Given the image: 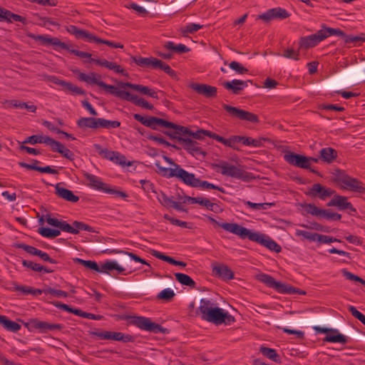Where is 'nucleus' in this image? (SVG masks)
Segmentation results:
<instances>
[{
	"instance_id": "1",
	"label": "nucleus",
	"mask_w": 365,
	"mask_h": 365,
	"mask_svg": "<svg viewBox=\"0 0 365 365\" xmlns=\"http://www.w3.org/2000/svg\"><path fill=\"white\" fill-rule=\"evenodd\" d=\"M134 118L143 125L153 130L170 129L174 131V134L178 135H189L195 139L202 140L205 136H208L209 130L199 129L195 132L187 127L177 125L166 120L150 115H134Z\"/></svg>"
},
{
	"instance_id": "2",
	"label": "nucleus",
	"mask_w": 365,
	"mask_h": 365,
	"mask_svg": "<svg viewBox=\"0 0 365 365\" xmlns=\"http://www.w3.org/2000/svg\"><path fill=\"white\" fill-rule=\"evenodd\" d=\"M222 228L225 230L239 236L241 239H248L250 241L259 243L271 251L279 253L282 247L270 237L258 232L252 231L239 224H223Z\"/></svg>"
},
{
	"instance_id": "3",
	"label": "nucleus",
	"mask_w": 365,
	"mask_h": 365,
	"mask_svg": "<svg viewBox=\"0 0 365 365\" xmlns=\"http://www.w3.org/2000/svg\"><path fill=\"white\" fill-rule=\"evenodd\" d=\"M155 165L162 175L168 178L175 177L188 186L197 187V183L199 182V178H197L195 174L190 173L182 168L180 165H175V168H163L160 165V163L158 160L155 163Z\"/></svg>"
},
{
	"instance_id": "4",
	"label": "nucleus",
	"mask_w": 365,
	"mask_h": 365,
	"mask_svg": "<svg viewBox=\"0 0 365 365\" xmlns=\"http://www.w3.org/2000/svg\"><path fill=\"white\" fill-rule=\"evenodd\" d=\"M322 28L314 34L301 37L299 40V50L313 48L330 36L343 34V31L339 29L327 28L324 24Z\"/></svg>"
},
{
	"instance_id": "5",
	"label": "nucleus",
	"mask_w": 365,
	"mask_h": 365,
	"mask_svg": "<svg viewBox=\"0 0 365 365\" xmlns=\"http://www.w3.org/2000/svg\"><path fill=\"white\" fill-rule=\"evenodd\" d=\"M334 182L340 185L343 190L365 194L364 184L357 178L347 175L344 171L336 170L334 173Z\"/></svg>"
},
{
	"instance_id": "6",
	"label": "nucleus",
	"mask_w": 365,
	"mask_h": 365,
	"mask_svg": "<svg viewBox=\"0 0 365 365\" xmlns=\"http://www.w3.org/2000/svg\"><path fill=\"white\" fill-rule=\"evenodd\" d=\"M200 304L197 312H200L201 319L219 325L223 309L218 307H215L210 300L205 298L200 299Z\"/></svg>"
},
{
	"instance_id": "7",
	"label": "nucleus",
	"mask_w": 365,
	"mask_h": 365,
	"mask_svg": "<svg viewBox=\"0 0 365 365\" xmlns=\"http://www.w3.org/2000/svg\"><path fill=\"white\" fill-rule=\"evenodd\" d=\"M163 133L169 136L171 139H176L181 143L184 150L197 159L204 158L206 155V152L204 151L197 142L191 140L190 138H184L183 135H178L174 134V131L170 129H165L162 130Z\"/></svg>"
},
{
	"instance_id": "8",
	"label": "nucleus",
	"mask_w": 365,
	"mask_h": 365,
	"mask_svg": "<svg viewBox=\"0 0 365 365\" xmlns=\"http://www.w3.org/2000/svg\"><path fill=\"white\" fill-rule=\"evenodd\" d=\"M122 319L128 321V324L134 325L142 330L153 332L155 334L168 333V329L160 324L153 322L149 318L145 317L125 315Z\"/></svg>"
},
{
	"instance_id": "9",
	"label": "nucleus",
	"mask_w": 365,
	"mask_h": 365,
	"mask_svg": "<svg viewBox=\"0 0 365 365\" xmlns=\"http://www.w3.org/2000/svg\"><path fill=\"white\" fill-rule=\"evenodd\" d=\"M67 31L73 35L78 39H84L88 42H95L96 43L106 44L110 47L115 48H123V45L120 43H116L108 40H104L89 31L78 28L76 26L70 25L67 27Z\"/></svg>"
},
{
	"instance_id": "10",
	"label": "nucleus",
	"mask_w": 365,
	"mask_h": 365,
	"mask_svg": "<svg viewBox=\"0 0 365 365\" xmlns=\"http://www.w3.org/2000/svg\"><path fill=\"white\" fill-rule=\"evenodd\" d=\"M212 168L217 172H220L222 175L231 177L233 178L248 181L250 175L240 167L228 163L226 161L220 160L217 163L212 165Z\"/></svg>"
},
{
	"instance_id": "11",
	"label": "nucleus",
	"mask_w": 365,
	"mask_h": 365,
	"mask_svg": "<svg viewBox=\"0 0 365 365\" xmlns=\"http://www.w3.org/2000/svg\"><path fill=\"white\" fill-rule=\"evenodd\" d=\"M83 177L88 181V183L86 184L87 186L91 189L113 195L115 197H120L122 198H125L128 197V195L125 192L115 190L110 188L108 184L103 182L99 177L95 175L85 172L83 173Z\"/></svg>"
},
{
	"instance_id": "12",
	"label": "nucleus",
	"mask_w": 365,
	"mask_h": 365,
	"mask_svg": "<svg viewBox=\"0 0 365 365\" xmlns=\"http://www.w3.org/2000/svg\"><path fill=\"white\" fill-rule=\"evenodd\" d=\"M258 279L279 293L289 294H299L303 295L306 294L305 291L299 289L287 284L276 281L272 276L267 274H260L258 276Z\"/></svg>"
},
{
	"instance_id": "13",
	"label": "nucleus",
	"mask_w": 365,
	"mask_h": 365,
	"mask_svg": "<svg viewBox=\"0 0 365 365\" xmlns=\"http://www.w3.org/2000/svg\"><path fill=\"white\" fill-rule=\"evenodd\" d=\"M73 72L78 74V79L80 81H84L88 84L97 85L103 88L106 93L115 96L119 88H118V85L115 86L106 84L105 82L101 80V75L96 73H90L89 74H86L84 73L80 72L78 70L74 71Z\"/></svg>"
},
{
	"instance_id": "14",
	"label": "nucleus",
	"mask_w": 365,
	"mask_h": 365,
	"mask_svg": "<svg viewBox=\"0 0 365 365\" xmlns=\"http://www.w3.org/2000/svg\"><path fill=\"white\" fill-rule=\"evenodd\" d=\"M262 140L265 138H252L245 135H231L229 137L228 147L235 150H240V145L252 148H260L262 145Z\"/></svg>"
},
{
	"instance_id": "15",
	"label": "nucleus",
	"mask_w": 365,
	"mask_h": 365,
	"mask_svg": "<svg viewBox=\"0 0 365 365\" xmlns=\"http://www.w3.org/2000/svg\"><path fill=\"white\" fill-rule=\"evenodd\" d=\"M116 98H118L121 100L127 101L133 103L134 105L139 106L142 108L153 110V106L148 102L145 99L139 97L138 96L130 93L124 89L118 88L117 93L115 95Z\"/></svg>"
},
{
	"instance_id": "16",
	"label": "nucleus",
	"mask_w": 365,
	"mask_h": 365,
	"mask_svg": "<svg viewBox=\"0 0 365 365\" xmlns=\"http://www.w3.org/2000/svg\"><path fill=\"white\" fill-rule=\"evenodd\" d=\"M314 329L320 334H327L324 341L331 343H340L345 344L348 342V337L341 334L338 329L333 328L321 327L318 326L314 327Z\"/></svg>"
},
{
	"instance_id": "17",
	"label": "nucleus",
	"mask_w": 365,
	"mask_h": 365,
	"mask_svg": "<svg viewBox=\"0 0 365 365\" xmlns=\"http://www.w3.org/2000/svg\"><path fill=\"white\" fill-rule=\"evenodd\" d=\"M93 336H97L100 339L104 340H114L123 342H133L135 337L130 334H126L122 332L102 331H93L92 333Z\"/></svg>"
},
{
	"instance_id": "18",
	"label": "nucleus",
	"mask_w": 365,
	"mask_h": 365,
	"mask_svg": "<svg viewBox=\"0 0 365 365\" xmlns=\"http://www.w3.org/2000/svg\"><path fill=\"white\" fill-rule=\"evenodd\" d=\"M297 236H302L312 242H319L322 244H330L332 242H342L341 240L329 235H324L316 232H309L305 230H297Z\"/></svg>"
},
{
	"instance_id": "19",
	"label": "nucleus",
	"mask_w": 365,
	"mask_h": 365,
	"mask_svg": "<svg viewBox=\"0 0 365 365\" xmlns=\"http://www.w3.org/2000/svg\"><path fill=\"white\" fill-rule=\"evenodd\" d=\"M26 326L30 325L32 329H37L40 333L44 334L48 331H53L55 330H61L63 325L61 324H53L45 321H40L38 319H32Z\"/></svg>"
},
{
	"instance_id": "20",
	"label": "nucleus",
	"mask_w": 365,
	"mask_h": 365,
	"mask_svg": "<svg viewBox=\"0 0 365 365\" xmlns=\"http://www.w3.org/2000/svg\"><path fill=\"white\" fill-rule=\"evenodd\" d=\"M118 88H120L121 89L124 90H125L126 88H128L140 93L142 95H145L153 98H158V93L155 90L140 84L120 81L118 83Z\"/></svg>"
},
{
	"instance_id": "21",
	"label": "nucleus",
	"mask_w": 365,
	"mask_h": 365,
	"mask_svg": "<svg viewBox=\"0 0 365 365\" xmlns=\"http://www.w3.org/2000/svg\"><path fill=\"white\" fill-rule=\"evenodd\" d=\"M284 160L291 165L295 167L309 169L307 157L293 152H287L284 155Z\"/></svg>"
},
{
	"instance_id": "22",
	"label": "nucleus",
	"mask_w": 365,
	"mask_h": 365,
	"mask_svg": "<svg viewBox=\"0 0 365 365\" xmlns=\"http://www.w3.org/2000/svg\"><path fill=\"white\" fill-rule=\"evenodd\" d=\"M328 207H336L339 210H349L356 212V210L352 204L348 201L345 196L334 195V197L327 203Z\"/></svg>"
},
{
	"instance_id": "23",
	"label": "nucleus",
	"mask_w": 365,
	"mask_h": 365,
	"mask_svg": "<svg viewBox=\"0 0 365 365\" xmlns=\"http://www.w3.org/2000/svg\"><path fill=\"white\" fill-rule=\"evenodd\" d=\"M289 16V14L286 9L277 7L267 10L265 13L259 15L258 19L265 22H269L274 19H284Z\"/></svg>"
},
{
	"instance_id": "24",
	"label": "nucleus",
	"mask_w": 365,
	"mask_h": 365,
	"mask_svg": "<svg viewBox=\"0 0 365 365\" xmlns=\"http://www.w3.org/2000/svg\"><path fill=\"white\" fill-rule=\"evenodd\" d=\"M335 193V190L322 186L319 183L314 184L306 194L313 197H318L321 200H325Z\"/></svg>"
},
{
	"instance_id": "25",
	"label": "nucleus",
	"mask_w": 365,
	"mask_h": 365,
	"mask_svg": "<svg viewBox=\"0 0 365 365\" xmlns=\"http://www.w3.org/2000/svg\"><path fill=\"white\" fill-rule=\"evenodd\" d=\"M190 87L197 94L207 98H212L217 96V89L216 87L204 83H192Z\"/></svg>"
},
{
	"instance_id": "26",
	"label": "nucleus",
	"mask_w": 365,
	"mask_h": 365,
	"mask_svg": "<svg viewBox=\"0 0 365 365\" xmlns=\"http://www.w3.org/2000/svg\"><path fill=\"white\" fill-rule=\"evenodd\" d=\"M248 83H252V81L249 80L247 81H241L238 79H234L232 81H227L223 83V86L225 89L232 91L233 94L237 95L242 91L245 87L248 86Z\"/></svg>"
},
{
	"instance_id": "27",
	"label": "nucleus",
	"mask_w": 365,
	"mask_h": 365,
	"mask_svg": "<svg viewBox=\"0 0 365 365\" xmlns=\"http://www.w3.org/2000/svg\"><path fill=\"white\" fill-rule=\"evenodd\" d=\"M50 148L53 152H56L61 154L62 157L71 161H73L75 159V155L71 150L66 148L61 143L54 139L53 140Z\"/></svg>"
},
{
	"instance_id": "28",
	"label": "nucleus",
	"mask_w": 365,
	"mask_h": 365,
	"mask_svg": "<svg viewBox=\"0 0 365 365\" xmlns=\"http://www.w3.org/2000/svg\"><path fill=\"white\" fill-rule=\"evenodd\" d=\"M131 60L138 66L145 68H158L160 60L154 58H144L141 56H131Z\"/></svg>"
},
{
	"instance_id": "29",
	"label": "nucleus",
	"mask_w": 365,
	"mask_h": 365,
	"mask_svg": "<svg viewBox=\"0 0 365 365\" xmlns=\"http://www.w3.org/2000/svg\"><path fill=\"white\" fill-rule=\"evenodd\" d=\"M113 270L117 271L118 274H123L125 268L119 265L116 261L107 260L101 264L98 272L110 274Z\"/></svg>"
},
{
	"instance_id": "30",
	"label": "nucleus",
	"mask_w": 365,
	"mask_h": 365,
	"mask_svg": "<svg viewBox=\"0 0 365 365\" xmlns=\"http://www.w3.org/2000/svg\"><path fill=\"white\" fill-rule=\"evenodd\" d=\"M6 21L9 23H11L12 21H15L21 22L24 24H26V18L19 14H14L9 10L0 6V21Z\"/></svg>"
},
{
	"instance_id": "31",
	"label": "nucleus",
	"mask_w": 365,
	"mask_h": 365,
	"mask_svg": "<svg viewBox=\"0 0 365 365\" xmlns=\"http://www.w3.org/2000/svg\"><path fill=\"white\" fill-rule=\"evenodd\" d=\"M56 192L55 193L62 199L71 202H76L79 200V197L74 195L73 192L66 188L60 187L59 184H56L55 186Z\"/></svg>"
},
{
	"instance_id": "32",
	"label": "nucleus",
	"mask_w": 365,
	"mask_h": 365,
	"mask_svg": "<svg viewBox=\"0 0 365 365\" xmlns=\"http://www.w3.org/2000/svg\"><path fill=\"white\" fill-rule=\"evenodd\" d=\"M212 272L216 276L224 280H230L234 278V273L232 269L225 264L213 267Z\"/></svg>"
},
{
	"instance_id": "33",
	"label": "nucleus",
	"mask_w": 365,
	"mask_h": 365,
	"mask_svg": "<svg viewBox=\"0 0 365 365\" xmlns=\"http://www.w3.org/2000/svg\"><path fill=\"white\" fill-rule=\"evenodd\" d=\"M53 140V139L52 138L47 135H33L26 138L23 141V144L30 143L31 145H35L37 143H44L45 145L51 147Z\"/></svg>"
},
{
	"instance_id": "34",
	"label": "nucleus",
	"mask_w": 365,
	"mask_h": 365,
	"mask_svg": "<svg viewBox=\"0 0 365 365\" xmlns=\"http://www.w3.org/2000/svg\"><path fill=\"white\" fill-rule=\"evenodd\" d=\"M71 229L69 230H65L64 232L77 235L80 230L88 231L89 232H94L95 230L93 227L84 223L83 222L74 221L72 225H70Z\"/></svg>"
},
{
	"instance_id": "35",
	"label": "nucleus",
	"mask_w": 365,
	"mask_h": 365,
	"mask_svg": "<svg viewBox=\"0 0 365 365\" xmlns=\"http://www.w3.org/2000/svg\"><path fill=\"white\" fill-rule=\"evenodd\" d=\"M51 81L56 85H59L65 88V89L71 91L75 94H83L84 91L79 87L74 86L71 83H68L58 79L55 76L51 77Z\"/></svg>"
},
{
	"instance_id": "36",
	"label": "nucleus",
	"mask_w": 365,
	"mask_h": 365,
	"mask_svg": "<svg viewBox=\"0 0 365 365\" xmlns=\"http://www.w3.org/2000/svg\"><path fill=\"white\" fill-rule=\"evenodd\" d=\"M100 118H95L93 117L81 118L78 121V126L81 128H99Z\"/></svg>"
},
{
	"instance_id": "37",
	"label": "nucleus",
	"mask_w": 365,
	"mask_h": 365,
	"mask_svg": "<svg viewBox=\"0 0 365 365\" xmlns=\"http://www.w3.org/2000/svg\"><path fill=\"white\" fill-rule=\"evenodd\" d=\"M0 324H1L6 331L14 333L18 332L21 328L19 324L10 320L4 315H0Z\"/></svg>"
},
{
	"instance_id": "38",
	"label": "nucleus",
	"mask_w": 365,
	"mask_h": 365,
	"mask_svg": "<svg viewBox=\"0 0 365 365\" xmlns=\"http://www.w3.org/2000/svg\"><path fill=\"white\" fill-rule=\"evenodd\" d=\"M22 265L29 269H31L32 271L37 272H43L44 273H51L54 271L53 269H51L41 265L38 263L34 262L33 261L26 260V259L22 260Z\"/></svg>"
},
{
	"instance_id": "39",
	"label": "nucleus",
	"mask_w": 365,
	"mask_h": 365,
	"mask_svg": "<svg viewBox=\"0 0 365 365\" xmlns=\"http://www.w3.org/2000/svg\"><path fill=\"white\" fill-rule=\"evenodd\" d=\"M320 158L327 163L333 162L337 157V152L336 150L331 148H322L320 152Z\"/></svg>"
},
{
	"instance_id": "40",
	"label": "nucleus",
	"mask_w": 365,
	"mask_h": 365,
	"mask_svg": "<svg viewBox=\"0 0 365 365\" xmlns=\"http://www.w3.org/2000/svg\"><path fill=\"white\" fill-rule=\"evenodd\" d=\"M240 120H242V125L249 128L255 129L256 125L259 122L257 115H237Z\"/></svg>"
},
{
	"instance_id": "41",
	"label": "nucleus",
	"mask_w": 365,
	"mask_h": 365,
	"mask_svg": "<svg viewBox=\"0 0 365 365\" xmlns=\"http://www.w3.org/2000/svg\"><path fill=\"white\" fill-rule=\"evenodd\" d=\"M14 291L20 292L24 294H32L34 296H38L44 293V289H34L31 287L17 284L14 287Z\"/></svg>"
},
{
	"instance_id": "42",
	"label": "nucleus",
	"mask_w": 365,
	"mask_h": 365,
	"mask_svg": "<svg viewBox=\"0 0 365 365\" xmlns=\"http://www.w3.org/2000/svg\"><path fill=\"white\" fill-rule=\"evenodd\" d=\"M164 48L168 51H170L173 53H187L190 51V48H187L185 45L180 43L178 45H175L173 41H168L164 44Z\"/></svg>"
},
{
	"instance_id": "43",
	"label": "nucleus",
	"mask_w": 365,
	"mask_h": 365,
	"mask_svg": "<svg viewBox=\"0 0 365 365\" xmlns=\"http://www.w3.org/2000/svg\"><path fill=\"white\" fill-rule=\"evenodd\" d=\"M46 222L48 225L58 227L61 230H69L71 229L70 225L66 221H60L56 218L51 217L50 215H46Z\"/></svg>"
},
{
	"instance_id": "44",
	"label": "nucleus",
	"mask_w": 365,
	"mask_h": 365,
	"mask_svg": "<svg viewBox=\"0 0 365 365\" xmlns=\"http://www.w3.org/2000/svg\"><path fill=\"white\" fill-rule=\"evenodd\" d=\"M259 351L263 356L274 361V362H281L280 356L277 353L275 349L265 346H261Z\"/></svg>"
},
{
	"instance_id": "45",
	"label": "nucleus",
	"mask_w": 365,
	"mask_h": 365,
	"mask_svg": "<svg viewBox=\"0 0 365 365\" xmlns=\"http://www.w3.org/2000/svg\"><path fill=\"white\" fill-rule=\"evenodd\" d=\"M175 279L181 284L195 288L196 282L187 274L183 273H175Z\"/></svg>"
},
{
	"instance_id": "46",
	"label": "nucleus",
	"mask_w": 365,
	"mask_h": 365,
	"mask_svg": "<svg viewBox=\"0 0 365 365\" xmlns=\"http://www.w3.org/2000/svg\"><path fill=\"white\" fill-rule=\"evenodd\" d=\"M38 232L43 237L53 239L61 235V231L59 230L51 229L49 227H41L38 230Z\"/></svg>"
},
{
	"instance_id": "47",
	"label": "nucleus",
	"mask_w": 365,
	"mask_h": 365,
	"mask_svg": "<svg viewBox=\"0 0 365 365\" xmlns=\"http://www.w3.org/2000/svg\"><path fill=\"white\" fill-rule=\"evenodd\" d=\"M318 108L321 111L327 113L342 112L344 110V108L342 106L329 103H319Z\"/></svg>"
},
{
	"instance_id": "48",
	"label": "nucleus",
	"mask_w": 365,
	"mask_h": 365,
	"mask_svg": "<svg viewBox=\"0 0 365 365\" xmlns=\"http://www.w3.org/2000/svg\"><path fill=\"white\" fill-rule=\"evenodd\" d=\"M94 148L98 151L99 155H102L104 158L113 162L115 155H116V151L109 150L106 148H102V147L98 144H95Z\"/></svg>"
},
{
	"instance_id": "49",
	"label": "nucleus",
	"mask_w": 365,
	"mask_h": 365,
	"mask_svg": "<svg viewBox=\"0 0 365 365\" xmlns=\"http://www.w3.org/2000/svg\"><path fill=\"white\" fill-rule=\"evenodd\" d=\"M73 261L79 264L83 265V267H86L87 269L94 270L97 272L99 271V265L98 263L95 261L92 260H85L82 259L81 258H74Z\"/></svg>"
},
{
	"instance_id": "50",
	"label": "nucleus",
	"mask_w": 365,
	"mask_h": 365,
	"mask_svg": "<svg viewBox=\"0 0 365 365\" xmlns=\"http://www.w3.org/2000/svg\"><path fill=\"white\" fill-rule=\"evenodd\" d=\"M197 204L202 205V206L205 207L207 210H209L210 211H213L215 212H217L220 210V207L217 204L212 202L209 199L205 198V197H198V200H197Z\"/></svg>"
},
{
	"instance_id": "51",
	"label": "nucleus",
	"mask_w": 365,
	"mask_h": 365,
	"mask_svg": "<svg viewBox=\"0 0 365 365\" xmlns=\"http://www.w3.org/2000/svg\"><path fill=\"white\" fill-rule=\"evenodd\" d=\"M9 106L21 109H26L29 112L35 113L36 111V106L34 104H28L27 103L20 102L18 101H11Z\"/></svg>"
},
{
	"instance_id": "52",
	"label": "nucleus",
	"mask_w": 365,
	"mask_h": 365,
	"mask_svg": "<svg viewBox=\"0 0 365 365\" xmlns=\"http://www.w3.org/2000/svg\"><path fill=\"white\" fill-rule=\"evenodd\" d=\"M319 217H323L328 220L339 221L341 219V215L332 212L331 210L322 209Z\"/></svg>"
},
{
	"instance_id": "53",
	"label": "nucleus",
	"mask_w": 365,
	"mask_h": 365,
	"mask_svg": "<svg viewBox=\"0 0 365 365\" xmlns=\"http://www.w3.org/2000/svg\"><path fill=\"white\" fill-rule=\"evenodd\" d=\"M302 207L304 208V211L307 213L310 214L313 216L320 217L322 209H319L314 204L304 203L302 204Z\"/></svg>"
},
{
	"instance_id": "54",
	"label": "nucleus",
	"mask_w": 365,
	"mask_h": 365,
	"mask_svg": "<svg viewBox=\"0 0 365 365\" xmlns=\"http://www.w3.org/2000/svg\"><path fill=\"white\" fill-rule=\"evenodd\" d=\"M98 123L99 128L106 129L116 128L120 125V123L118 120H110L104 118H100Z\"/></svg>"
},
{
	"instance_id": "55",
	"label": "nucleus",
	"mask_w": 365,
	"mask_h": 365,
	"mask_svg": "<svg viewBox=\"0 0 365 365\" xmlns=\"http://www.w3.org/2000/svg\"><path fill=\"white\" fill-rule=\"evenodd\" d=\"M14 246L16 248L22 249L24 251H26L27 253H29L31 255H35V256H38L39 251L41 250L36 248L35 247L28 245L24 243H20V242L15 243Z\"/></svg>"
},
{
	"instance_id": "56",
	"label": "nucleus",
	"mask_w": 365,
	"mask_h": 365,
	"mask_svg": "<svg viewBox=\"0 0 365 365\" xmlns=\"http://www.w3.org/2000/svg\"><path fill=\"white\" fill-rule=\"evenodd\" d=\"M175 294L173 289L167 288L158 294L157 299L169 302L175 297Z\"/></svg>"
},
{
	"instance_id": "57",
	"label": "nucleus",
	"mask_w": 365,
	"mask_h": 365,
	"mask_svg": "<svg viewBox=\"0 0 365 365\" xmlns=\"http://www.w3.org/2000/svg\"><path fill=\"white\" fill-rule=\"evenodd\" d=\"M50 45L53 46L54 50H58V48L66 50L69 52L71 46L66 44L64 42H62L58 38L51 37Z\"/></svg>"
},
{
	"instance_id": "58",
	"label": "nucleus",
	"mask_w": 365,
	"mask_h": 365,
	"mask_svg": "<svg viewBox=\"0 0 365 365\" xmlns=\"http://www.w3.org/2000/svg\"><path fill=\"white\" fill-rule=\"evenodd\" d=\"M202 25L197 24H188L185 26H183L180 29L181 33L183 36H185L186 34H193L196 31H197L199 29L202 28Z\"/></svg>"
},
{
	"instance_id": "59",
	"label": "nucleus",
	"mask_w": 365,
	"mask_h": 365,
	"mask_svg": "<svg viewBox=\"0 0 365 365\" xmlns=\"http://www.w3.org/2000/svg\"><path fill=\"white\" fill-rule=\"evenodd\" d=\"M158 200L160 202V203L167 207V208H172L173 203L175 201L170 197H168L167 195H165L164 192H161L160 195L158 197Z\"/></svg>"
},
{
	"instance_id": "60",
	"label": "nucleus",
	"mask_w": 365,
	"mask_h": 365,
	"mask_svg": "<svg viewBox=\"0 0 365 365\" xmlns=\"http://www.w3.org/2000/svg\"><path fill=\"white\" fill-rule=\"evenodd\" d=\"M197 187H202L204 189H213L217 190L222 193L225 192V190L223 187L215 185L206 180H201L200 179H199V182L197 183Z\"/></svg>"
},
{
	"instance_id": "61",
	"label": "nucleus",
	"mask_w": 365,
	"mask_h": 365,
	"mask_svg": "<svg viewBox=\"0 0 365 365\" xmlns=\"http://www.w3.org/2000/svg\"><path fill=\"white\" fill-rule=\"evenodd\" d=\"M229 67L235 71L237 74L243 75L248 73V69L244 67L240 63L233 61L229 63Z\"/></svg>"
},
{
	"instance_id": "62",
	"label": "nucleus",
	"mask_w": 365,
	"mask_h": 365,
	"mask_svg": "<svg viewBox=\"0 0 365 365\" xmlns=\"http://www.w3.org/2000/svg\"><path fill=\"white\" fill-rule=\"evenodd\" d=\"M298 51H294L292 48H287V49L284 50V53L282 54V56L287 58H292L295 61L299 60V53Z\"/></svg>"
},
{
	"instance_id": "63",
	"label": "nucleus",
	"mask_w": 365,
	"mask_h": 365,
	"mask_svg": "<svg viewBox=\"0 0 365 365\" xmlns=\"http://www.w3.org/2000/svg\"><path fill=\"white\" fill-rule=\"evenodd\" d=\"M45 294H51L56 297H67L68 296V293L65 291H62L60 289H56L51 287H47L44 289Z\"/></svg>"
},
{
	"instance_id": "64",
	"label": "nucleus",
	"mask_w": 365,
	"mask_h": 365,
	"mask_svg": "<svg viewBox=\"0 0 365 365\" xmlns=\"http://www.w3.org/2000/svg\"><path fill=\"white\" fill-rule=\"evenodd\" d=\"M115 154L116 155H115L113 163L118 164L123 167L132 165V162L127 161L125 155L120 154L118 152H116Z\"/></svg>"
}]
</instances>
